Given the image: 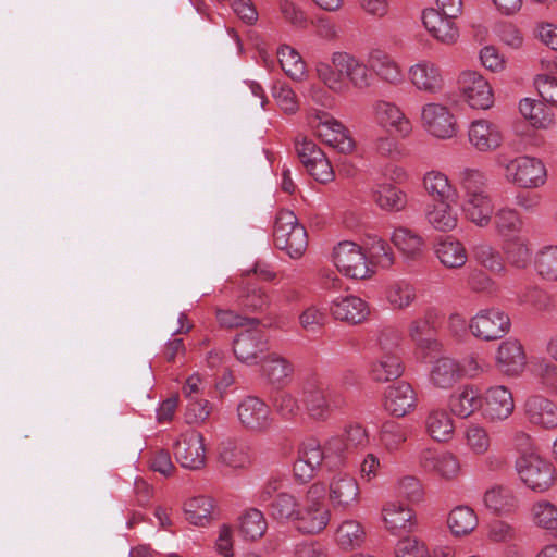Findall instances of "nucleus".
I'll use <instances>...</instances> for the list:
<instances>
[{"label":"nucleus","mask_w":557,"mask_h":557,"mask_svg":"<svg viewBox=\"0 0 557 557\" xmlns=\"http://www.w3.org/2000/svg\"><path fill=\"white\" fill-rule=\"evenodd\" d=\"M317 73L319 78L336 92H344L347 89L344 79H347L357 89H366L370 87L373 78L364 62L345 51L334 52L331 64L319 62Z\"/></svg>","instance_id":"f257e3e1"},{"label":"nucleus","mask_w":557,"mask_h":557,"mask_svg":"<svg viewBox=\"0 0 557 557\" xmlns=\"http://www.w3.org/2000/svg\"><path fill=\"white\" fill-rule=\"evenodd\" d=\"M274 245L290 258H300L307 249L308 236L306 228L298 223L293 211L280 210L273 230Z\"/></svg>","instance_id":"f03ea898"},{"label":"nucleus","mask_w":557,"mask_h":557,"mask_svg":"<svg viewBox=\"0 0 557 557\" xmlns=\"http://www.w3.org/2000/svg\"><path fill=\"white\" fill-rule=\"evenodd\" d=\"M332 468L337 465L334 451L327 448V442L324 446L317 438L304 441L297 449V459L294 462V476L298 482L306 483L314 478L317 471L322 465Z\"/></svg>","instance_id":"7ed1b4c3"},{"label":"nucleus","mask_w":557,"mask_h":557,"mask_svg":"<svg viewBox=\"0 0 557 557\" xmlns=\"http://www.w3.org/2000/svg\"><path fill=\"white\" fill-rule=\"evenodd\" d=\"M301 400L309 416L324 421L333 409L332 393L326 381L317 373L305 375L300 382Z\"/></svg>","instance_id":"20e7f679"},{"label":"nucleus","mask_w":557,"mask_h":557,"mask_svg":"<svg viewBox=\"0 0 557 557\" xmlns=\"http://www.w3.org/2000/svg\"><path fill=\"white\" fill-rule=\"evenodd\" d=\"M516 469L523 483L533 491L544 492L555 482V467L536 454H523L517 459Z\"/></svg>","instance_id":"39448f33"},{"label":"nucleus","mask_w":557,"mask_h":557,"mask_svg":"<svg viewBox=\"0 0 557 557\" xmlns=\"http://www.w3.org/2000/svg\"><path fill=\"white\" fill-rule=\"evenodd\" d=\"M471 334L481 341H496L509 333L511 320L499 308L480 310L469 322Z\"/></svg>","instance_id":"423d86ee"},{"label":"nucleus","mask_w":557,"mask_h":557,"mask_svg":"<svg viewBox=\"0 0 557 557\" xmlns=\"http://www.w3.org/2000/svg\"><path fill=\"white\" fill-rule=\"evenodd\" d=\"M507 181L522 188H537L545 184L547 173L544 163L534 157L520 156L505 165Z\"/></svg>","instance_id":"0eeeda50"},{"label":"nucleus","mask_w":557,"mask_h":557,"mask_svg":"<svg viewBox=\"0 0 557 557\" xmlns=\"http://www.w3.org/2000/svg\"><path fill=\"white\" fill-rule=\"evenodd\" d=\"M333 261L337 269L351 278H366L371 270L362 248L350 240L338 243L333 250Z\"/></svg>","instance_id":"6e6552de"},{"label":"nucleus","mask_w":557,"mask_h":557,"mask_svg":"<svg viewBox=\"0 0 557 557\" xmlns=\"http://www.w3.org/2000/svg\"><path fill=\"white\" fill-rule=\"evenodd\" d=\"M176 460L183 468L198 470L206 463L205 438L200 432L187 431L180 435L174 446Z\"/></svg>","instance_id":"1a4fd4ad"},{"label":"nucleus","mask_w":557,"mask_h":557,"mask_svg":"<svg viewBox=\"0 0 557 557\" xmlns=\"http://www.w3.org/2000/svg\"><path fill=\"white\" fill-rule=\"evenodd\" d=\"M423 127L433 136L442 139L454 137L458 132L455 116L441 103L431 102L421 111Z\"/></svg>","instance_id":"9d476101"},{"label":"nucleus","mask_w":557,"mask_h":557,"mask_svg":"<svg viewBox=\"0 0 557 557\" xmlns=\"http://www.w3.org/2000/svg\"><path fill=\"white\" fill-rule=\"evenodd\" d=\"M240 424L251 432H265L273 422L270 407L257 396L245 397L237 406Z\"/></svg>","instance_id":"9b49d317"},{"label":"nucleus","mask_w":557,"mask_h":557,"mask_svg":"<svg viewBox=\"0 0 557 557\" xmlns=\"http://www.w3.org/2000/svg\"><path fill=\"white\" fill-rule=\"evenodd\" d=\"M459 84L470 107L486 110L494 103L492 87L481 74L472 71L463 72Z\"/></svg>","instance_id":"f8f14e48"},{"label":"nucleus","mask_w":557,"mask_h":557,"mask_svg":"<svg viewBox=\"0 0 557 557\" xmlns=\"http://www.w3.org/2000/svg\"><path fill=\"white\" fill-rule=\"evenodd\" d=\"M359 494V485L350 474L338 473L330 482L329 498L335 510L345 511L357 505Z\"/></svg>","instance_id":"ddd939ff"},{"label":"nucleus","mask_w":557,"mask_h":557,"mask_svg":"<svg viewBox=\"0 0 557 557\" xmlns=\"http://www.w3.org/2000/svg\"><path fill=\"white\" fill-rule=\"evenodd\" d=\"M265 335L257 330L248 329L233 341V350L236 358L244 363H257L260 356L268 349Z\"/></svg>","instance_id":"4468645a"},{"label":"nucleus","mask_w":557,"mask_h":557,"mask_svg":"<svg viewBox=\"0 0 557 557\" xmlns=\"http://www.w3.org/2000/svg\"><path fill=\"white\" fill-rule=\"evenodd\" d=\"M318 123L314 125L315 135L326 145L338 150L341 153H349L354 150L355 143L349 136L348 131L336 120L327 117L325 120L317 116Z\"/></svg>","instance_id":"2eb2a0df"},{"label":"nucleus","mask_w":557,"mask_h":557,"mask_svg":"<svg viewBox=\"0 0 557 557\" xmlns=\"http://www.w3.org/2000/svg\"><path fill=\"white\" fill-rule=\"evenodd\" d=\"M525 366L527 355L518 339L508 338L500 343L496 352V367L502 373L517 376Z\"/></svg>","instance_id":"dca6fc26"},{"label":"nucleus","mask_w":557,"mask_h":557,"mask_svg":"<svg viewBox=\"0 0 557 557\" xmlns=\"http://www.w3.org/2000/svg\"><path fill=\"white\" fill-rule=\"evenodd\" d=\"M417 406V395L412 386L404 381L391 385L385 391L384 408L395 417H404Z\"/></svg>","instance_id":"f3484780"},{"label":"nucleus","mask_w":557,"mask_h":557,"mask_svg":"<svg viewBox=\"0 0 557 557\" xmlns=\"http://www.w3.org/2000/svg\"><path fill=\"white\" fill-rule=\"evenodd\" d=\"M470 144L479 151H492L500 147L504 135L500 127L487 120L473 121L468 131Z\"/></svg>","instance_id":"a211bd4d"},{"label":"nucleus","mask_w":557,"mask_h":557,"mask_svg":"<svg viewBox=\"0 0 557 557\" xmlns=\"http://www.w3.org/2000/svg\"><path fill=\"white\" fill-rule=\"evenodd\" d=\"M419 463L426 471L435 473L445 480L455 479L460 471L458 459L450 453H436L424 449L419 455Z\"/></svg>","instance_id":"6ab92c4d"},{"label":"nucleus","mask_w":557,"mask_h":557,"mask_svg":"<svg viewBox=\"0 0 557 557\" xmlns=\"http://www.w3.org/2000/svg\"><path fill=\"white\" fill-rule=\"evenodd\" d=\"M457 17H448L436 12L434 9L423 11L422 21L428 32L438 41L451 45L459 37L458 27L455 24Z\"/></svg>","instance_id":"aec40b11"},{"label":"nucleus","mask_w":557,"mask_h":557,"mask_svg":"<svg viewBox=\"0 0 557 557\" xmlns=\"http://www.w3.org/2000/svg\"><path fill=\"white\" fill-rule=\"evenodd\" d=\"M369 437L361 425H349L343 436H333L327 441V448L334 451L338 462L345 454H350L367 447Z\"/></svg>","instance_id":"412c9836"},{"label":"nucleus","mask_w":557,"mask_h":557,"mask_svg":"<svg viewBox=\"0 0 557 557\" xmlns=\"http://www.w3.org/2000/svg\"><path fill=\"white\" fill-rule=\"evenodd\" d=\"M515 409L511 392L503 386H493L486 391L484 414L492 421L505 420Z\"/></svg>","instance_id":"4be33fe9"},{"label":"nucleus","mask_w":557,"mask_h":557,"mask_svg":"<svg viewBox=\"0 0 557 557\" xmlns=\"http://www.w3.org/2000/svg\"><path fill=\"white\" fill-rule=\"evenodd\" d=\"M528 420L544 429L557 426V406L543 396H532L524 405Z\"/></svg>","instance_id":"5701e85b"},{"label":"nucleus","mask_w":557,"mask_h":557,"mask_svg":"<svg viewBox=\"0 0 557 557\" xmlns=\"http://www.w3.org/2000/svg\"><path fill=\"white\" fill-rule=\"evenodd\" d=\"M330 310L336 320L351 324L361 323L369 314L368 304L357 296H346L335 300Z\"/></svg>","instance_id":"b1692460"},{"label":"nucleus","mask_w":557,"mask_h":557,"mask_svg":"<svg viewBox=\"0 0 557 557\" xmlns=\"http://www.w3.org/2000/svg\"><path fill=\"white\" fill-rule=\"evenodd\" d=\"M411 83L425 92L435 94L442 89L443 77L440 69L432 62L422 61L409 70Z\"/></svg>","instance_id":"393cba45"},{"label":"nucleus","mask_w":557,"mask_h":557,"mask_svg":"<svg viewBox=\"0 0 557 557\" xmlns=\"http://www.w3.org/2000/svg\"><path fill=\"white\" fill-rule=\"evenodd\" d=\"M462 211L468 220L484 227L491 222L494 207L486 193L466 195Z\"/></svg>","instance_id":"a878e982"},{"label":"nucleus","mask_w":557,"mask_h":557,"mask_svg":"<svg viewBox=\"0 0 557 557\" xmlns=\"http://www.w3.org/2000/svg\"><path fill=\"white\" fill-rule=\"evenodd\" d=\"M329 521L330 511L326 506L305 505L299 507L295 523L300 532L314 534L324 530Z\"/></svg>","instance_id":"bb28decb"},{"label":"nucleus","mask_w":557,"mask_h":557,"mask_svg":"<svg viewBox=\"0 0 557 557\" xmlns=\"http://www.w3.org/2000/svg\"><path fill=\"white\" fill-rule=\"evenodd\" d=\"M435 255L440 262L447 269H460L468 260L465 246L453 237H446L440 240L435 245Z\"/></svg>","instance_id":"cd10ccee"},{"label":"nucleus","mask_w":557,"mask_h":557,"mask_svg":"<svg viewBox=\"0 0 557 557\" xmlns=\"http://www.w3.org/2000/svg\"><path fill=\"white\" fill-rule=\"evenodd\" d=\"M483 399L478 388L471 385L463 386L459 393L450 396L449 407L454 414L468 418L474 411L481 409Z\"/></svg>","instance_id":"c85d7f7f"},{"label":"nucleus","mask_w":557,"mask_h":557,"mask_svg":"<svg viewBox=\"0 0 557 557\" xmlns=\"http://www.w3.org/2000/svg\"><path fill=\"white\" fill-rule=\"evenodd\" d=\"M431 382L438 388H449L461 379L460 364L453 358L441 357L434 361Z\"/></svg>","instance_id":"c756f323"},{"label":"nucleus","mask_w":557,"mask_h":557,"mask_svg":"<svg viewBox=\"0 0 557 557\" xmlns=\"http://www.w3.org/2000/svg\"><path fill=\"white\" fill-rule=\"evenodd\" d=\"M404 373V364L398 352H385L372 363L370 375L373 381L385 383L398 379Z\"/></svg>","instance_id":"7c9ffc66"},{"label":"nucleus","mask_w":557,"mask_h":557,"mask_svg":"<svg viewBox=\"0 0 557 557\" xmlns=\"http://www.w3.org/2000/svg\"><path fill=\"white\" fill-rule=\"evenodd\" d=\"M375 203L385 211L399 212L407 206V195L398 187L381 183L373 188Z\"/></svg>","instance_id":"2f4dec72"},{"label":"nucleus","mask_w":557,"mask_h":557,"mask_svg":"<svg viewBox=\"0 0 557 557\" xmlns=\"http://www.w3.org/2000/svg\"><path fill=\"white\" fill-rule=\"evenodd\" d=\"M428 434L437 442H447L454 433V423L444 409H432L425 418Z\"/></svg>","instance_id":"473e14b6"},{"label":"nucleus","mask_w":557,"mask_h":557,"mask_svg":"<svg viewBox=\"0 0 557 557\" xmlns=\"http://www.w3.org/2000/svg\"><path fill=\"white\" fill-rule=\"evenodd\" d=\"M374 114L377 122L384 126L395 127L401 134H408L410 131L409 121L394 103L377 101L374 106Z\"/></svg>","instance_id":"72a5a7b5"},{"label":"nucleus","mask_w":557,"mask_h":557,"mask_svg":"<svg viewBox=\"0 0 557 557\" xmlns=\"http://www.w3.org/2000/svg\"><path fill=\"white\" fill-rule=\"evenodd\" d=\"M484 504L493 512L503 515L513 511L518 500L511 490L498 485L485 492Z\"/></svg>","instance_id":"f704fd0d"},{"label":"nucleus","mask_w":557,"mask_h":557,"mask_svg":"<svg viewBox=\"0 0 557 557\" xmlns=\"http://www.w3.org/2000/svg\"><path fill=\"white\" fill-rule=\"evenodd\" d=\"M369 66L380 76L382 79L397 84L401 82V72L397 63L384 51L373 50L369 54Z\"/></svg>","instance_id":"c9c22d12"},{"label":"nucleus","mask_w":557,"mask_h":557,"mask_svg":"<svg viewBox=\"0 0 557 557\" xmlns=\"http://www.w3.org/2000/svg\"><path fill=\"white\" fill-rule=\"evenodd\" d=\"M277 58L282 70L292 79L300 82L306 77V63L295 48L287 45L280 46Z\"/></svg>","instance_id":"e433bc0d"},{"label":"nucleus","mask_w":557,"mask_h":557,"mask_svg":"<svg viewBox=\"0 0 557 557\" xmlns=\"http://www.w3.org/2000/svg\"><path fill=\"white\" fill-rule=\"evenodd\" d=\"M503 250L507 262L516 269H525L531 263L532 249L527 238H511L504 244Z\"/></svg>","instance_id":"4c0bfd02"},{"label":"nucleus","mask_w":557,"mask_h":557,"mask_svg":"<svg viewBox=\"0 0 557 557\" xmlns=\"http://www.w3.org/2000/svg\"><path fill=\"white\" fill-rule=\"evenodd\" d=\"M213 508V500L210 497H193L184 505L185 518L191 524L205 527L212 519Z\"/></svg>","instance_id":"58836bf2"},{"label":"nucleus","mask_w":557,"mask_h":557,"mask_svg":"<svg viewBox=\"0 0 557 557\" xmlns=\"http://www.w3.org/2000/svg\"><path fill=\"white\" fill-rule=\"evenodd\" d=\"M428 222L437 231L448 232L457 226V213L446 201L428 206L425 211Z\"/></svg>","instance_id":"ea45409f"},{"label":"nucleus","mask_w":557,"mask_h":557,"mask_svg":"<svg viewBox=\"0 0 557 557\" xmlns=\"http://www.w3.org/2000/svg\"><path fill=\"white\" fill-rule=\"evenodd\" d=\"M386 527L396 533L401 530H410L412 523V510L401 503H391L383 510Z\"/></svg>","instance_id":"a19ab883"},{"label":"nucleus","mask_w":557,"mask_h":557,"mask_svg":"<svg viewBox=\"0 0 557 557\" xmlns=\"http://www.w3.org/2000/svg\"><path fill=\"white\" fill-rule=\"evenodd\" d=\"M519 110L535 127L546 128L554 122L553 114L543 101L525 98L520 101Z\"/></svg>","instance_id":"79ce46f5"},{"label":"nucleus","mask_w":557,"mask_h":557,"mask_svg":"<svg viewBox=\"0 0 557 557\" xmlns=\"http://www.w3.org/2000/svg\"><path fill=\"white\" fill-rule=\"evenodd\" d=\"M447 523L453 534L462 536L471 533L475 529L478 518L470 507L458 506L450 511Z\"/></svg>","instance_id":"37998d69"},{"label":"nucleus","mask_w":557,"mask_h":557,"mask_svg":"<svg viewBox=\"0 0 557 557\" xmlns=\"http://www.w3.org/2000/svg\"><path fill=\"white\" fill-rule=\"evenodd\" d=\"M299 504L295 496L288 493H280L274 500L268 504L269 515L278 521L292 520L295 522L298 515Z\"/></svg>","instance_id":"c03bdc74"},{"label":"nucleus","mask_w":557,"mask_h":557,"mask_svg":"<svg viewBox=\"0 0 557 557\" xmlns=\"http://www.w3.org/2000/svg\"><path fill=\"white\" fill-rule=\"evenodd\" d=\"M423 185L426 193L437 201H447L455 194L448 177L438 171H431L424 175Z\"/></svg>","instance_id":"a18cd8bd"},{"label":"nucleus","mask_w":557,"mask_h":557,"mask_svg":"<svg viewBox=\"0 0 557 557\" xmlns=\"http://www.w3.org/2000/svg\"><path fill=\"white\" fill-rule=\"evenodd\" d=\"M267 379L276 385H284L294 372L293 364L283 357L270 356L262 366Z\"/></svg>","instance_id":"49530a36"},{"label":"nucleus","mask_w":557,"mask_h":557,"mask_svg":"<svg viewBox=\"0 0 557 557\" xmlns=\"http://www.w3.org/2000/svg\"><path fill=\"white\" fill-rule=\"evenodd\" d=\"M432 332L421 318L412 320L408 326V335L418 347L428 351H438L442 345L431 336Z\"/></svg>","instance_id":"de8ad7c7"},{"label":"nucleus","mask_w":557,"mask_h":557,"mask_svg":"<svg viewBox=\"0 0 557 557\" xmlns=\"http://www.w3.org/2000/svg\"><path fill=\"white\" fill-rule=\"evenodd\" d=\"M267 530V521L263 513L250 508L239 519V531L245 539L255 541L260 539Z\"/></svg>","instance_id":"09e8293b"},{"label":"nucleus","mask_w":557,"mask_h":557,"mask_svg":"<svg viewBox=\"0 0 557 557\" xmlns=\"http://www.w3.org/2000/svg\"><path fill=\"white\" fill-rule=\"evenodd\" d=\"M392 242L399 251L409 258L418 257L423 247V239L418 234L405 227H398L394 231Z\"/></svg>","instance_id":"8fccbe9b"},{"label":"nucleus","mask_w":557,"mask_h":557,"mask_svg":"<svg viewBox=\"0 0 557 557\" xmlns=\"http://www.w3.org/2000/svg\"><path fill=\"white\" fill-rule=\"evenodd\" d=\"M238 306L248 312H263L270 306V297L261 287L248 286L237 298Z\"/></svg>","instance_id":"3c124183"},{"label":"nucleus","mask_w":557,"mask_h":557,"mask_svg":"<svg viewBox=\"0 0 557 557\" xmlns=\"http://www.w3.org/2000/svg\"><path fill=\"white\" fill-rule=\"evenodd\" d=\"M534 267L544 280L557 281V246H546L540 249L534 258Z\"/></svg>","instance_id":"603ef678"},{"label":"nucleus","mask_w":557,"mask_h":557,"mask_svg":"<svg viewBox=\"0 0 557 557\" xmlns=\"http://www.w3.org/2000/svg\"><path fill=\"white\" fill-rule=\"evenodd\" d=\"M364 530L356 520L344 521L336 530V541L344 549L360 546L364 540Z\"/></svg>","instance_id":"864d4df0"},{"label":"nucleus","mask_w":557,"mask_h":557,"mask_svg":"<svg viewBox=\"0 0 557 557\" xmlns=\"http://www.w3.org/2000/svg\"><path fill=\"white\" fill-rule=\"evenodd\" d=\"M474 259L487 270L494 273L505 271V263L502 255L494 247L486 243H480L472 248Z\"/></svg>","instance_id":"5fc2aeb1"},{"label":"nucleus","mask_w":557,"mask_h":557,"mask_svg":"<svg viewBox=\"0 0 557 557\" xmlns=\"http://www.w3.org/2000/svg\"><path fill=\"white\" fill-rule=\"evenodd\" d=\"M407 436V428L395 421H386L381 428L380 440L388 450L398 449L406 442Z\"/></svg>","instance_id":"6e6d98bb"},{"label":"nucleus","mask_w":557,"mask_h":557,"mask_svg":"<svg viewBox=\"0 0 557 557\" xmlns=\"http://www.w3.org/2000/svg\"><path fill=\"white\" fill-rule=\"evenodd\" d=\"M494 224L497 233L502 236H510L521 228V220L513 209H499L494 216Z\"/></svg>","instance_id":"4d7b16f0"},{"label":"nucleus","mask_w":557,"mask_h":557,"mask_svg":"<svg viewBox=\"0 0 557 557\" xmlns=\"http://www.w3.org/2000/svg\"><path fill=\"white\" fill-rule=\"evenodd\" d=\"M459 182L466 195L486 193V175L478 169H462Z\"/></svg>","instance_id":"13d9d810"},{"label":"nucleus","mask_w":557,"mask_h":557,"mask_svg":"<svg viewBox=\"0 0 557 557\" xmlns=\"http://www.w3.org/2000/svg\"><path fill=\"white\" fill-rule=\"evenodd\" d=\"M534 522L546 530L557 529V507L546 500L537 502L532 507Z\"/></svg>","instance_id":"bf43d9fd"},{"label":"nucleus","mask_w":557,"mask_h":557,"mask_svg":"<svg viewBox=\"0 0 557 557\" xmlns=\"http://www.w3.org/2000/svg\"><path fill=\"white\" fill-rule=\"evenodd\" d=\"M387 299L394 308L404 309L416 299V292L412 285L398 282L387 289Z\"/></svg>","instance_id":"052dcab7"},{"label":"nucleus","mask_w":557,"mask_h":557,"mask_svg":"<svg viewBox=\"0 0 557 557\" xmlns=\"http://www.w3.org/2000/svg\"><path fill=\"white\" fill-rule=\"evenodd\" d=\"M396 557H431L428 547L417 537H404L395 548Z\"/></svg>","instance_id":"680f3d73"},{"label":"nucleus","mask_w":557,"mask_h":557,"mask_svg":"<svg viewBox=\"0 0 557 557\" xmlns=\"http://www.w3.org/2000/svg\"><path fill=\"white\" fill-rule=\"evenodd\" d=\"M369 250L370 259L376 265L383 269H388L393 265L395 259L394 252L385 240L381 238L374 239Z\"/></svg>","instance_id":"e2e57ef3"},{"label":"nucleus","mask_w":557,"mask_h":557,"mask_svg":"<svg viewBox=\"0 0 557 557\" xmlns=\"http://www.w3.org/2000/svg\"><path fill=\"white\" fill-rule=\"evenodd\" d=\"M314 158L315 159L312 162L305 165L307 171L320 183L331 182L333 180L334 172L329 160L325 158V154L318 153Z\"/></svg>","instance_id":"0e129e2a"},{"label":"nucleus","mask_w":557,"mask_h":557,"mask_svg":"<svg viewBox=\"0 0 557 557\" xmlns=\"http://www.w3.org/2000/svg\"><path fill=\"white\" fill-rule=\"evenodd\" d=\"M273 406L276 412L286 420L295 418L300 411L297 399L285 392L275 396Z\"/></svg>","instance_id":"69168bd1"},{"label":"nucleus","mask_w":557,"mask_h":557,"mask_svg":"<svg viewBox=\"0 0 557 557\" xmlns=\"http://www.w3.org/2000/svg\"><path fill=\"white\" fill-rule=\"evenodd\" d=\"M301 327L307 332H317L326 322V314L315 306L308 307L299 317Z\"/></svg>","instance_id":"338daca9"},{"label":"nucleus","mask_w":557,"mask_h":557,"mask_svg":"<svg viewBox=\"0 0 557 557\" xmlns=\"http://www.w3.org/2000/svg\"><path fill=\"white\" fill-rule=\"evenodd\" d=\"M535 85L542 99L557 107V78L549 75H540L535 79Z\"/></svg>","instance_id":"774afa93"}]
</instances>
